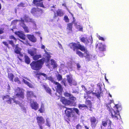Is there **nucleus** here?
I'll return each mask as SVG.
<instances>
[{
  "label": "nucleus",
  "instance_id": "obj_1",
  "mask_svg": "<svg viewBox=\"0 0 129 129\" xmlns=\"http://www.w3.org/2000/svg\"><path fill=\"white\" fill-rule=\"evenodd\" d=\"M70 46L74 51L80 49L82 51L84 52V56L85 57L86 59L88 60H89L92 58V55L85 48L84 46L81 45L80 44L72 43L70 44Z\"/></svg>",
  "mask_w": 129,
  "mask_h": 129
},
{
  "label": "nucleus",
  "instance_id": "obj_2",
  "mask_svg": "<svg viewBox=\"0 0 129 129\" xmlns=\"http://www.w3.org/2000/svg\"><path fill=\"white\" fill-rule=\"evenodd\" d=\"M107 109L110 112L112 117L113 119L117 120L120 117L119 111L121 109V108L120 105H116L112 109L110 105H107Z\"/></svg>",
  "mask_w": 129,
  "mask_h": 129
},
{
  "label": "nucleus",
  "instance_id": "obj_3",
  "mask_svg": "<svg viewBox=\"0 0 129 129\" xmlns=\"http://www.w3.org/2000/svg\"><path fill=\"white\" fill-rule=\"evenodd\" d=\"M24 21L26 22H31L33 23V25L36 27V24L34 20L27 16H25L24 18H21V20H16L13 21L12 22V25H15L18 21H19L21 22L20 24L23 27L25 31L26 32L28 33L29 32V31L27 27L24 24Z\"/></svg>",
  "mask_w": 129,
  "mask_h": 129
},
{
  "label": "nucleus",
  "instance_id": "obj_4",
  "mask_svg": "<svg viewBox=\"0 0 129 129\" xmlns=\"http://www.w3.org/2000/svg\"><path fill=\"white\" fill-rule=\"evenodd\" d=\"M46 62V65L48 66L49 68H52L51 67L49 64V62H46V59L44 57H43L41 60L39 61L36 62L33 61L30 64L31 68L35 70H38L41 69L42 65L44 62Z\"/></svg>",
  "mask_w": 129,
  "mask_h": 129
},
{
  "label": "nucleus",
  "instance_id": "obj_5",
  "mask_svg": "<svg viewBox=\"0 0 129 129\" xmlns=\"http://www.w3.org/2000/svg\"><path fill=\"white\" fill-rule=\"evenodd\" d=\"M64 95L66 96L69 97V98L70 100H68L64 97L61 98L60 101L63 104L65 105L73 106H75V105L74 101L76 100V99L75 97H74L70 94L68 93H65Z\"/></svg>",
  "mask_w": 129,
  "mask_h": 129
},
{
  "label": "nucleus",
  "instance_id": "obj_6",
  "mask_svg": "<svg viewBox=\"0 0 129 129\" xmlns=\"http://www.w3.org/2000/svg\"><path fill=\"white\" fill-rule=\"evenodd\" d=\"M37 74L39 75L38 78L39 79H40L42 77V76H43L44 77V78H43L42 80H46L47 79L55 84L57 82L55 81L54 78L51 77H47V75L46 74L44 73H38Z\"/></svg>",
  "mask_w": 129,
  "mask_h": 129
},
{
  "label": "nucleus",
  "instance_id": "obj_7",
  "mask_svg": "<svg viewBox=\"0 0 129 129\" xmlns=\"http://www.w3.org/2000/svg\"><path fill=\"white\" fill-rule=\"evenodd\" d=\"M15 93L17 97L23 99L24 97V90L21 89L17 87L14 89Z\"/></svg>",
  "mask_w": 129,
  "mask_h": 129
},
{
  "label": "nucleus",
  "instance_id": "obj_8",
  "mask_svg": "<svg viewBox=\"0 0 129 129\" xmlns=\"http://www.w3.org/2000/svg\"><path fill=\"white\" fill-rule=\"evenodd\" d=\"M99 89V90L95 91V92H93L91 91H87L86 89L85 90V91L86 92L87 95H88L90 93H92L93 94L95 95L98 98L100 97V94L101 91V87L100 85L98 86Z\"/></svg>",
  "mask_w": 129,
  "mask_h": 129
},
{
  "label": "nucleus",
  "instance_id": "obj_9",
  "mask_svg": "<svg viewBox=\"0 0 129 129\" xmlns=\"http://www.w3.org/2000/svg\"><path fill=\"white\" fill-rule=\"evenodd\" d=\"M31 13L34 16H38L43 13V11L41 9L34 8L31 9Z\"/></svg>",
  "mask_w": 129,
  "mask_h": 129
},
{
  "label": "nucleus",
  "instance_id": "obj_10",
  "mask_svg": "<svg viewBox=\"0 0 129 129\" xmlns=\"http://www.w3.org/2000/svg\"><path fill=\"white\" fill-rule=\"evenodd\" d=\"M3 100L5 101L9 104H10L12 102L15 103L16 104H18L19 102L18 101H16L15 100L12 98H10L8 95L4 96L3 98Z\"/></svg>",
  "mask_w": 129,
  "mask_h": 129
},
{
  "label": "nucleus",
  "instance_id": "obj_11",
  "mask_svg": "<svg viewBox=\"0 0 129 129\" xmlns=\"http://www.w3.org/2000/svg\"><path fill=\"white\" fill-rule=\"evenodd\" d=\"M37 122L40 129H43V127L42 124L44 123L45 121L44 118L42 116H37L36 118Z\"/></svg>",
  "mask_w": 129,
  "mask_h": 129
},
{
  "label": "nucleus",
  "instance_id": "obj_12",
  "mask_svg": "<svg viewBox=\"0 0 129 129\" xmlns=\"http://www.w3.org/2000/svg\"><path fill=\"white\" fill-rule=\"evenodd\" d=\"M89 40H88L87 38L86 37H84L81 38L80 39L81 41L84 43L85 44L88 45L89 43L91 44L92 42V39L91 36L89 38Z\"/></svg>",
  "mask_w": 129,
  "mask_h": 129
},
{
  "label": "nucleus",
  "instance_id": "obj_13",
  "mask_svg": "<svg viewBox=\"0 0 129 129\" xmlns=\"http://www.w3.org/2000/svg\"><path fill=\"white\" fill-rule=\"evenodd\" d=\"M41 48L42 49H44V51L45 53V56L44 58L46 59V62H47L49 61L50 58L51 57L50 55L51 53L47 51L46 50L47 49H45V46L43 45L42 44L41 45Z\"/></svg>",
  "mask_w": 129,
  "mask_h": 129
},
{
  "label": "nucleus",
  "instance_id": "obj_14",
  "mask_svg": "<svg viewBox=\"0 0 129 129\" xmlns=\"http://www.w3.org/2000/svg\"><path fill=\"white\" fill-rule=\"evenodd\" d=\"M30 106L31 108L35 110H37L39 107V104L36 101L32 99L30 100Z\"/></svg>",
  "mask_w": 129,
  "mask_h": 129
},
{
  "label": "nucleus",
  "instance_id": "obj_15",
  "mask_svg": "<svg viewBox=\"0 0 129 129\" xmlns=\"http://www.w3.org/2000/svg\"><path fill=\"white\" fill-rule=\"evenodd\" d=\"M111 122L109 120H104L102 121V125L104 127H105L107 125L108 126V128L109 129H110L111 128Z\"/></svg>",
  "mask_w": 129,
  "mask_h": 129
},
{
  "label": "nucleus",
  "instance_id": "obj_16",
  "mask_svg": "<svg viewBox=\"0 0 129 129\" xmlns=\"http://www.w3.org/2000/svg\"><path fill=\"white\" fill-rule=\"evenodd\" d=\"M67 80L68 82L69 83V85L71 86L72 84L75 85H76V82L74 81L71 75L67 76Z\"/></svg>",
  "mask_w": 129,
  "mask_h": 129
},
{
  "label": "nucleus",
  "instance_id": "obj_17",
  "mask_svg": "<svg viewBox=\"0 0 129 129\" xmlns=\"http://www.w3.org/2000/svg\"><path fill=\"white\" fill-rule=\"evenodd\" d=\"M15 34L18 36L20 39L25 40V36L23 32L22 31L16 32Z\"/></svg>",
  "mask_w": 129,
  "mask_h": 129
},
{
  "label": "nucleus",
  "instance_id": "obj_18",
  "mask_svg": "<svg viewBox=\"0 0 129 129\" xmlns=\"http://www.w3.org/2000/svg\"><path fill=\"white\" fill-rule=\"evenodd\" d=\"M53 7L54 9H51V10L53 11L54 13H55V12H56L57 13V14L58 16H62L64 14V13L63 11L62 10H60L59 9L56 11L54 9L55 8V6H53Z\"/></svg>",
  "mask_w": 129,
  "mask_h": 129
},
{
  "label": "nucleus",
  "instance_id": "obj_19",
  "mask_svg": "<svg viewBox=\"0 0 129 129\" xmlns=\"http://www.w3.org/2000/svg\"><path fill=\"white\" fill-rule=\"evenodd\" d=\"M90 120L92 127L94 128L97 123L98 121L96 120L95 118L94 117H91Z\"/></svg>",
  "mask_w": 129,
  "mask_h": 129
},
{
  "label": "nucleus",
  "instance_id": "obj_20",
  "mask_svg": "<svg viewBox=\"0 0 129 129\" xmlns=\"http://www.w3.org/2000/svg\"><path fill=\"white\" fill-rule=\"evenodd\" d=\"M37 50L35 48H33L29 49L28 50V53L31 56H33L35 55L36 54Z\"/></svg>",
  "mask_w": 129,
  "mask_h": 129
},
{
  "label": "nucleus",
  "instance_id": "obj_21",
  "mask_svg": "<svg viewBox=\"0 0 129 129\" xmlns=\"http://www.w3.org/2000/svg\"><path fill=\"white\" fill-rule=\"evenodd\" d=\"M55 84L56 85V89L57 92L59 94H60L62 90L61 86L60 84L57 82Z\"/></svg>",
  "mask_w": 129,
  "mask_h": 129
},
{
  "label": "nucleus",
  "instance_id": "obj_22",
  "mask_svg": "<svg viewBox=\"0 0 129 129\" xmlns=\"http://www.w3.org/2000/svg\"><path fill=\"white\" fill-rule=\"evenodd\" d=\"M42 85V86L44 88L46 92L48 93L50 95H51V90L48 87L46 83H43V84Z\"/></svg>",
  "mask_w": 129,
  "mask_h": 129
},
{
  "label": "nucleus",
  "instance_id": "obj_23",
  "mask_svg": "<svg viewBox=\"0 0 129 129\" xmlns=\"http://www.w3.org/2000/svg\"><path fill=\"white\" fill-rule=\"evenodd\" d=\"M43 0H33V3L34 4L37 6L43 7V3L41 2Z\"/></svg>",
  "mask_w": 129,
  "mask_h": 129
},
{
  "label": "nucleus",
  "instance_id": "obj_24",
  "mask_svg": "<svg viewBox=\"0 0 129 129\" xmlns=\"http://www.w3.org/2000/svg\"><path fill=\"white\" fill-rule=\"evenodd\" d=\"M26 93L27 99L29 100H30L29 98H32L33 97L35 98L36 97V96L34 95L33 92L32 91L27 90Z\"/></svg>",
  "mask_w": 129,
  "mask_h": 129
},
{
  "label": "nucleus",
  "instance_id": "obj_25",
  "mask_svg": "<svg viewBox=\"0 0 129 129\" xmlns=\"http://www.w3.org/2000/svg\"><path fill=\"white\" fill-rule=\"evenodd\" d=\"M96 47L100 51H104L105 50V46L101 43H99Z\"/></svg>",
  "mask_w": 129,
  "mask_h": 129
},
{
  "label": "nucleus",
  "instance_id": "obj_26",
  "mask_svg": "<svg viewBox=\"0 0 129 129\" xmlns=\"http://www.w3.org/2000/svg\"><path fill=\"white\" fill-rule=\"evenodd\" d=\"M67 31L68 34H69L72 33V25L71 23H69L67 24Z\"/></svg>",
  "mask_w": 129,
  "mask_h": 129
},
{
  "label": "nucleus",
  "instance_id": "obj_27",
  "mask_svg": "<svg viewBox=\"0 0 129 129\" xmlns=\"http://www.w3.org/2000/svg\"><path fill=\"white\" fill-rule=\"evenodd\" d=\"M72 111L73 108H67L65 111V113L68 117H71Z\"/></svg>",
  "mask_w": 129,
  "mask_h": 129
},
{
  "label": "nucleus",
  "instance_id": "obj_28",
  "mask_svg": "<svg viewBox=\"0 0 129 129\" xmlns=\"http://www.w3.org/2000/svg\"><path fill=\"white\" fill-rule=\"evenodd\" d=\"M27 37L29 40L35 43L37 39L33 35H27Z\"/></svg>",
  "mask_w": 129,
  "mask_h": 129
},
{
  "label": "nucleus",
  "instance_id": "obj_29",
  "mask_svg": "<svg viewBox=\"0 0 129 129\" xmlns=\"http://www.w3.org/2000/svg\"><path fill=\"white\" fill-rule=\"evenodd\" d=\"M21 50V49L18 47L17 45L15 46V49L14 50L15 52L16 53L19 54L21 56H23V54L20 53Z\"/></svg>",
  "mask_w": 129,
  "mask_h": 129
},
{
  "label": "nucleus",
  "instance_id": "obj_30",
  "mask_svg": "<svg viewBox=\"0 0 129 129\" xmlns=\"http://www.w3.org/2000/svg\"><path fill=\"white\" fill-rule=\"evenodd\" d=\"M51 65L52 66L53 69L57 67V65L55 61L53 59L51 60Z\"/></svg>",
  "mask_w": 129,
  "mask_h": 129
},
{
  "label": "nucleus",
  "instance_id": "obj_31",
  "mask_svg": "<svg viewBox=\"0 0 129 129\" xmlns=\"http://www.w3.org/2000/svg\"><path fill=\"white\" fill-rule=\"evenodd\" d=\"M72 22L73 23L75 24L76 28L79 30L80 31H82L83 29V27L82 26L79 25H77L75 23V20H74Z\"/></svg>",
  "mask_w": 129,
  "mask_h": 129
},
{
  "label": "nucleus",
  "instance_id": "obj_32",
  "mask_svg": "<svg viewBox=\"0 0 129 129\" xmlns=\"http://www.w3.org/2000/svg\"><path fill=\"white\" fill-rule=\"evenodd\" d=\"M22 81L25 84L27 85L30 87L32 88L33 87V86L32 84L30 83L29 82H28L27 81L24 79L23 78L22 79Z\"/></svg>",
  "mask_w": 129,
  "mask_h": 129
},
{
  "label": "nucleus",
  "instance_id": "obj_33",
  "mask_svg": "<svg viewBox=\"0 0 129 129\" xmlns=\"http://www.w3.org/2000/svg\"><path fill=\"white\" fill-rule=\"evenodd\" d=\"M76 50V54H78L79 57H85L84 55V53L83 54L82 52L77 50Z\"/></svg>",
  "mask_w": 129,
  "mask_h": 129
},
{
  "label": "nucleus",
  "instance_id": "obj_34",
  "mask_svg": "<svg viewBox=\"0 0 129 129\" xmlns=\"http://www.w3.org/2000/svg\"><path fill=\"white\" fill-rule=\"evenodd\" d=\"M14 77V75L10 73L8 74V77L10 80L11 81L12 83L13 82V79Z\"/></svg>",
  "mask_w": 129,
  "mask_h": 129
},
{
  "label": "nucleus",
  "instance_id": "obj_35",
  "mask_svg": "<svg viewBox=\"0 0 129 129\" xmlns=\"http://www.w3.org/2000/svg\"><path fill=\"white\" fill-rule=\"evenodd\" d=\"M18 104H19L20 106L21 107V110L23 111V112L25 113H26V109L24 107V106H23L22 104H19V103Z\"/></svg>",
  "mask_w": 129,
  "mask_h": 129
},
{
  "label": "nucleus",
  "instance_id": "obj_36",
  "mask_svg": "<svg viewBox=\"0 0 129 129\" xmlns=\"http://www.w3.org/2000/svg\"><path fill=\"white\" fill-rule=\"evenodd\" d=\"M39 111H40V113L44 112L45 111V108L43 104H42L41 105L40 108L39 110Z\"/></svg>",
  "mask_w": 129,
  "mask_h": 129
},
{
  "label": "nucleus",
  "instance_id": "obj_37",
  "mask_svg": "<svg viewBox=\"0 0 129 129\" xmlns=\"http://www.w3.org/2000/svg\"><path fill=\"white\" fill-rule=\"evenodd\" d=\"M25 61L27 64H29L30 63V60L29 58L27 56L25 55Z\"/></svg>",
  "mask_w": 129,
  "mask_h": 129
},
{
  "label": "nucleus",
  "instance_id": "obj_38",
  "mask_svg": "<svg viewBox=\"0 0 129 129\" xmlns=\"http://www.w3.org/2000/svg\"><path fill=\"white\" fill-rule=\"evenodd\" d=\"M41 57V55H36L33 57V59L34 60H37L38 59L40 58Z\"/></svg>",
  "mask_w": 129,
  "mask_h": 129
},
{
  "label": "nucleus",
  "instance_id": "obj_39",
  "mask_svg": "<svg viewBox=\"0 0 129 129\" xmlns=\"http://www.w3.org/2000/svg\"><path fill=\"white\" fill-rule=\"evenodd\" d=\"M50 123L49 119V118H47L46 120V124L49 127L50 126Z\"/></svg>",
  "mask_w": 129,
  "mask_h": 129
},
{
  "label": "nucleus",
  "instance_id": "obj_40",
  "mask_svg": "<svg viewBox=\"0 0 129 129\" xmlns=\"http://www.w3.org/2000/svg\"><path fill=\"white\" fill-rule=\"evenodd\" d=\"M58 81L61 80L62 79L61 76L60 74H58L56 75Z\"/></svg>",
  "mask_w": 129,
  "mask_h": 129
},
{
  "label": "nucleus",
  "instance_id": "obj_41",
  "mask_svg": "<svg viewBox=\"0 0 129 129\" xmlns=\"http://www.w3.org/2000/svg\"><path fill=\"white\" fill-rule=\"evenodd\" d=\"M86 103L87 105L89 106V107H91V102L89 100H87L86 101Z\"/></svg>",
  "mask_w": 129,
  "mask_h": 129
},
{
  "label": "nucleus",
  "instance_id": "obj_42",
  "mask_svg": "<svg viewBox=\"0 0 129 129\" xmlns=\"http://www.w3.org/2000/svg\"><path fill=\"white\" fill-rule=\"evenodd\" d=\"M64 20L66 22H68L69 21V19L67 16H65L64 17Z\"/></svg>",
  "mask_w": 129,
  "mask_h": 129
},
{
  "label": "nucleus",
  "instance_id": "obj_43",
  "mask_svg": "<svg viewBox=\"0 0 129 129\" xmlns=\"http://www.w3.org/2000/svg\"><path fill=\"white\" fill-rule=\"evenodd\" d=\"M61 68L62 69H63V70L64 69V70L66 71H67V70L68 69V68L65 66L63 64H61Z\"/></svg>",
  "mask_w": 129,
  "mask_h": 129
},
{
  "label": "nucleus",
  "instance_id": "obj_44",
  "mask_svg": "<svg viewBox=\"0 0 129 129\" xmlns=\"http://www.w3.org/2000/svg\"><path fill=\"white\" fill-rule=\"evenodd\" d=\"M14 81L15 82H17L18 83H20V82L19 80V79L18 77H15L14 79Z\"/></svg>",
  "mask_w": 129,
  "mask_h": 129
},
{
  "label": "nucleus",
  "instance_id": "obj_45",
  "mask_svg": "<svg viewBox=\"0 0 129 129\" xmlns=\"http://www.w3.org/2000/svg\"><path fill=\"white\" fill-rule=\"evenodd\" d=\"M73 110L75 111L77 114L79 115V110L77 108H73Z\"/></svg>",
  "mask_w": 129,
  "mask_h": 129
},
{
  "label": "nucleus",
  "instance_id": "obj_46",
  "mask_svg": "<svg viewBox=\"0 0 129 129\" xmlns=\"http://www.w3.org/2000/svg\"><path fill=\"white\" fill-rule=\"evenodd\" d=\"M26 5L25 4H23L22 3H21L20 4H19L18 5V6L21 7H25Z\"/></svg>",
  "mask_w": 129,
  "mask_h": 129
},
{
  "label": "nucleus",
  "instance_id": "obj_47",
  "mask_svg": "<svg viewBox=\"0 0 129 129\" xmlns=\"http://www.w3.org/2000/svg\"><path fill=\"white\" fill-rule=\"evenodd\" d=\"M77 4V5L78 7L80 8L82 10H83V9L82 6V4H80L78 3H76Z\"/></svg>",
  "mask_w": 129,
  "mask_h": 129
},
{
  "label": "nucleus",
  "instance_id": "obj_48",
  "mask_svg": "<svg viewBox=\"0 0 129 129\" xmlns=\"http://www.w3.org/2000/svg\"><path fill=\"white\" fill-rule=\"evenodd\" d=\"M86 106V105H85L83 104V105H79V108L81 109V108L82 107H85Z\"/></svg>",
  "mask_w": 129,
  "mask_h": 129
},
{
  "label": "nucleus",
  "instance_id": "obj_49",
  "mask_svg": "<svg viewBox=\"0 0 129 129\" xmlns=\"http://www.w3.org/2000/svg\"><path fill=\"white\" fill-rule=\"evenodd\" d=\"M10 39H13L14 41L16 42V38L13 36H10Z\"/></svg>",
  "mask_w": 129,
  "mask_h": 129
},
{
  "label": "nucleus",
  "instance_id": "obj_50",
  "mask_svg": "<svg viewBox=\"0 0 129 129\" xmlns=\"http://www.w3.org/2000/svg\"><path fill=\"white\" fill-rule=\"evenodd\" d=\"M66 81V80L65 79H63L61 82V83L62 84L64 85L65 86H66V85L65 83V82Z\"/></svg>",
  "mask_w": 129,
  "mask_h": 129
},
{
  "label": "nucleus",
  "instance_id": "obj_51",
  "mask_svg": "<svg viewBox=\"0 0 129 129\" xmlns=\"http://www.w3.org/2000/svg\"><path fill=\"white\" fill-rule=\"evenodd\" d=\"M9 43L13 47L14 46V45L12 41H9Z\"/></svg>",
  "mask_w": 129,
  "mask_h": 129
},
{
  "label": "nucleus",
  "instance_id": "obj_52",
  "mask_svg": "<svg viewBox=\"0 0 129 129\" xmlns=\"http://www.w3.org/2000/svg\"><path fill=\"white\" fill-rule=\"evenodd\" d=\"M4 28H0V34H2L4 32Z\"/></svg>",
  "mask_w": 129,
  "mask_h": 129
},
{
  "label": "nucleus",
  "instance_id": "obj_53",
  "mask_svg": "<svg viewBox=\"0 0 129 129\" xmlns=\"http://www.w3.org/2000/svg\"><path fill=\"white\" fill-rule=\"evenodd\" d=\"M98 38L99 40H101L102 41H104V39L102 37H100V36H98Z\"/></svg>",
  "mask_w": 129,
  "mask_h": 129
},
{
  "label": "nucleus",
  "instance_id": "obj_54",
  "mask_svg": "<svg viewBox=\"0 0 129 129\" xmlns=\"http://www.w3.org/2000/svg\"><path fill=\"white\" fill-rule=\"evenodd\" d=\"M10 86L8 84V86H7V90L8 91V92H9L10 91Z\"/></svg>",
  "mask_w": 129,
  "mask_h": 129
},
{
  "label": "nucleus",
  "instance_id": "obj_55",
  "mask_svg": "<svg viewBox=\"0 0 129 129\" xmlns=\"http://www.w3.org/2000/svg\"><path fill=\"white\" fill-rule=\"evenodd\" d=\"M58 44L59 45V46L60 48L61 49H63V48L61 44L59 42H58Z\"/></svg>",
  "mask_w": 129,
  "mask_h": 129
},
{
  "label": "nucleus",
  "instance_id": "obj_56",
  "mask_svg": "<svg viewBox=\"0 0 129 129\" xmlns=\"http://www.w3.org/2000/svg\"><path fill=\"white\" fill-rule=\"evenodd\" d=\"M76 128L77 129H80L81 128V126L79 125H77L76 126Z\"/></svg>",
  "mask_w": 129,
  "mask_h": 129
},
{
  "label": "nucleus",
  "instance_id": "obj_57",
  "mask_svg": "<svg viewBox=\"0 0 129 129\" xmlns=\"http://www.w3.org/2000/svg\"><path fill=\"white\" fill-rule=\"evenodd\" d=\"M3 43L7 47L8 46V44L7 42H3Z\"/></svg>",
  "mask_w": 129,
  "mask_h": 129
},
{
  "label": "nucleus",
  "instance_id": "obj_58",
  "mask_svg": "<svg viewBox=\"0 0 129 129\" xmlns=\"http://www.w3.org/2000/svg\"><path fill=\"white\" fill-rule=\"evenodd\" d=\"M77 67L78 68H79L80 67V64L78 63L77 64Z\"/></svg>",
  "mask_w": 129,
  "mask_h": 129
},
{
  "label": "nucleus",
  "instance_id": "obj_59",
  "mask_svg": "<svg viewBox=\"0 0 129 129\" xmlns=\"http://www.w3.org/2000/svg\"><path fill=\"white\" fill-rule=\"evenodd\" d=\"M18 40L20 41L21 42H22L24 44H26V42H24L23 41H22V40H20V39H19Z\"/></svg>",
  "mask_w": 129,
  "mask_h": 129
},
{
  "label": "nucleus",
  "instance_id": "obj_60",
  "mask_svg": "<svg viewBox=\"0 0 129 129\" xmlns=\"http://www.w3.org/2000/svg\"><path fill=\"white\" fill-rule=\"evenodd\" d=\"M68 67L70 69H71L72 68V66L71 64H70V65L69 66V65H68Z\"/></svg>",
  "mask_w": 129,
  "mask_h": 129
},
{
  "label": "nucleus",
  "instance_id": "obj_61",
  "mask_svg": "<svg viewBox=\"0 0 129 129\" xmlns=\"http://www.w3.org/2000/svg\"><path fill=\"white\" fill-rule=\"evenodd\" d=\"M23 77L26 79H27V80H29L26 77Z\"/></svg>",
  "mask_w": 129,
  "mask_h": 129
},
{
  "label": "nucleus",
  "instance_id": "obj_62",
  "mask_svg": "<svg viewBox=\"0 0 129 129\" xmlns=\"http://www.w3.org/2000/svg\"><path fill=\"white\" fill-rule=\"evenodd\" d=\"M85 127L86 129H89V128L87 126H85Z\"/></svg>",
  "mask_w": 129,
  "mask_h": 129
},
{
  "label": "nucleus",
  "instance_id": "obj_63",
  "mask_svg": "<svg viewBox=\"0 0 129 129\" xmlns=\"http://www.w3.org/2000/svg\"><path fill=\"white\" fill-rule=\"evenodd\" d=\"M62 5L63 6H64L65 7H66V4H62Z\"/></svg>",
  "mask_w": 129,
  "mask_h": 129
},
{
  "label": "nucleus",
  "instance_id": "obj_64",
  "mask_svg": "<svg viewBox=\"0 0 129 129\" xmlns=\"http://www.w3.org/2000/svg\"><path fill=\"white\" fill-rule=\"evenodd\" d=\"M82 88H84L85 89H86L85 88V87L83 86V85H82Z\"/></svg>",
  "mask_w": 129,
  "mask_h": 129
}]
</instances>
